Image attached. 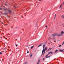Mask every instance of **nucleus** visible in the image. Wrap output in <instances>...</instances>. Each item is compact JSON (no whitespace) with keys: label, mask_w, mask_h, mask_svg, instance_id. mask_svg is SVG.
Instances as JSON below:
<instances>
[{"label":"nucleus","mask_w":64,"mask_h":64,"mask_svg":"<svg viewBox=\"0 0 64 64\" xmlns=\"http://www.w3.org/2000/svg\"><path fill=\"white\" fill-rule=\"evenodd\" d=\"M5 39H6V38H5Z\"/></svg>","instance_id":"obj_39"},{"label":"nucleus","mask_w":64,"mask_h":64,"mask_svg":"<svg viewBox=\"0 0 64 64\" xmlns=\"http://www.w3.org/2000/svg\"><path fill=\"white\" fill-rule=\"evenodd\" d=\"M43 52H44V54H45V50L44 49L42 50V55L43 54Z\"/></svg>","instance_id":"obj_2"},{"label":"nucleus","mask_w":64,"mask_h":64,"mask_svg":"<svg viewBox=\"0 0 64 64\" xmlns=\"http://www.w3.org/2000/svg\"><path fill=\"white\" fill-rule=\"evenodd\" d=\"M42 44H43V43H42Z\"/></svg>","instance_id":"obj_43"},{"label":"nucleus","mask_w":64,"mask_h":64,"mask_svg":"<svg viewBox=\"0 0 64 64\" xmlns=\"http://www.w3.org/2000/svg\"><path fill=\"white\" fill-rule=\"evenodd\" d=\"M27 64V62H26L25 63V64Z\"/></svg>","instance_id":"obj_37"},{"label":"nucleus","mask_w":64,"mask_h":64,"mask_svg":"<svg viewBox=\"0 0 64 64\" xmlns=\"http://www.w3.org/2000/svg\"><path fill=\"white\" fill-rule=\"evenodd\" d=\"M58 51V50H56V51L55 52V53H56Z\"/></svg>","instance_id":"obj_10"},{"label":"nucleus","mask_w":64,"mask_h":64,"mask_svg":"<svg viewBox=\"0 0 64 64\" xmlns=\"http://www.w3.org/2000/svg\"><path fill=\"white\" fill-rule=\"evenodd\" d=\"M27 53L28 54V53H29V51H28V52H27Z\"/></svg>","instance_id":"obj_24"},{"label":"nucleus","mask_w":64,"mask_h":64,"mask_svg":"<svg viewBox=\"0 0 64 64\" xmlns=\"http://www.w3.org/2000/svg\"><path fill=\"white\" fill-rule=\"evenodd\" d=\"M62 18H64V15H63L62 16Z\"/></svg>","instance_id":"obj_16"},{"label":"nucleus","mask_w":64,"mask_h":64,"mask_svg":"<svg viewBox=\"0 0 64 64\" xmlns=\"http://www.w3.org/2000/svg\"><path fill=\"white\" fill-rule=\"evenodd\" d=\"M60 33L61 34V35H63V34H64V31H62L61 32H60Z\"/></svg>","instance_id":"obj_4"},{"label":"nucleus","mask_w":64,"mask_h":64,"mask_svg":"<svg viewBox=\"0 0 64 64\" xmlns=\"http://www.w3.org/2000/svg\"><path fill=\"white\" fill-rule=\"evenodd\" d=\"M45 45L44 44L43 46V48L44 49V48H45Z\"/></svg>","instance_id":"obj_8"},{"label":"nucleus","mask_w":64,"mask_h":64,"mask_svg":"<svg viewBox=\"0 0 64 64\" xmlns=\"http://www.w3.org/2000/svg\"><path fill=\"white\" fill-rule=\"evenodd\" d=\"M61 46H62V45H60L59 46V47H61Z\"/></svg>","instance_id":"obj_18"},{"label":"nucleus","mask_w":64,"mask_h":64,"mask_svg":"<svg viewBox=\"0 0 64 64\" xmlns=\"http://www.w3.org/2000/svg\"><path fill=\"white\" fill-rule=\"evenodd\" d=\"M39 1H42V0H39Z\"/></svg>","instance_id":"obj_32"},{"label":"nucleus","mask_w":64,"mask_h":64,"mask_svg":"<svg viewBox=\"0 0 64 64\" xmlns=\"http://www.w3.org/2000/svg\"><path fill=\"white\" fill-rule=\"evenodd\" d=\"M16 47H18V46L17 45H16Z\"/></svg>","instance_id":"obj_25"},{"label":"nucleus","mask_w":64,"mask_h":64,"mask_svg":"<svg viewBox=\"0 0 64 64\" xmlns=\"http://www.w3.org/2000/svg\"><path fill=\"white\" fill-rule=\"evenodd\" d=\"M55 39V38H53V39Z\"/></svg>","instance_id":"obj_29"},{"label":"nucleus","mask_w":64,"mask_h":64,"mask_svg":"<svg viewBox=\"0 0 64 64\" xmlns=\"http://www.w3.org/2000/svg\"><path fill=\"white\" fill-rule=\"evenodd\" d=\"M48 44H50V43H48Z\"/></svg>","instance_id":"obj_36"},{"label":"nucleus","mask_w":64,"mask_h":64,"mask_svg":"<svg viewBox=\"0 0 64 64\" xmlns=\"http://www.w3.org/2000/svg\"><path fill=\"white\" fill-rule=\"evenodd\" d=\"M1 38H2V37H1Z\"/></svg>","instance_id":"obj_41"},{"label":"nucleus","mask_w":64,"mask_h":64,"mask_svg":"<svg viewBox=\"0 0 64 64\" xmlns=\"http://www.w3.org/2000/svg\"><path fill=\"white\" fill-rule=\"evenodd\" d=\"M50 53H51V52H50L48 53V55H50Z\"/></svg>","instance_id":"obj_20"},{"label":"nucleus","mask_w":64,"mask_h":64,"mask_svg":"<svg viewBox=\"0 0 64 64\" xmlns=\"http://www.w3.org/2000/svg\"><path fill=\"white\" fill-rule=\"evenodd\" d=\"M32 55H33V54H31V55L30 56V58H31L32 57Z\"/></svg>","instance_id":"obj_11"},{"label":"nucleus","mask_w":64,"mask_h":64,"mask_svg":"<svg viewBox=\"0 0 64 64\" xmlns=\"http://www.w3.org/2000/svg\"><path fill=\"white\" fill-rule=\"evenodd\" d=\"M57 35V33H56L54 34H53L52 35V37H55Z\"/></svg>","instance_id":"obj_1"},{"label":"nucleus","mask_w":64,"mask_h":64,"mask_svg":"<svg viewBox=\"0 0 64 64\" xmlns=\"http://www.w3.org/2000/svg\"><path fill=\"white\" fill-rule=\"evenodd\" d=\"M5 5H6V6H7V4H5Z\"/></svg>","instance_id":"obj_35"},{"label":"nucleus","mask_w":64,"mask_h":64,"mask_svg":"<svg viewBox=\"0 0 64 64\" xmlns=\"http://www.w3.org/2000/svg\"><path fill=\"white\" fill-rule=\"evenodd\" d=\"M37 64H39V63L38 62L37 63Z\"/></svg>","instance_id":"obj_31"},{"label":"nucleus","mask_w":64,"mask_h":64,"mask_svg":"<svg viewBox=\"0 0 64 64\" xmlns=\"http://www.w3.org/2000/svg\"><path fill=\"white\" fill-rule=\"evenodd\" d=\"M0 42H1V41H0Z\"/></svg>","instance_id":"obj_40"},{"label":"nucleus","mask_w":64,"mask_h":64,"mask_svg":"<svg viewBox=\"0 0 64 64\" xmlns=\"http://www.w3.org/2000/svg\"><path fill=\"white\" fill-rule=\"evenodd\" d=\"M27 47H28V46H27Z\"/></svg>","instance_id":"obj_42"},{"label":"nucleus","mask_w":64,"mask_h":64,"mask_svg":"<svg viewBox=\"0 0 64 64\" xmlns=\"http://www.w3.org/2000/svg\"><path fill=\"white\" fill-rule=\"evenodd\" d=\"M57 37H60V36H61L62 35L61 34H57Z\"/></svg>","instance_id":"obj_3"},{"label":"nucleus","mask_w":64,"mask_h":64,"mask_svg":"<svg viewBox=\"0 0 64 64\" xmlns=\"http://www.w3.org/2000/svg\"><path fill=\"white\" fill-rule=\"evenodd\" d=\"M61 6H62V5H61L60 6V8H61Z\"/></svg>","instance_id":"obj_21"},{"label":"nucleus","mask_w":64,"mask_h":64,"mask_svg":"<svg viewBox=\"0 0 64 64\" xmlns=\"http://www.w3.org/2000/svg\"><path fill=\"white\" fill-rule=\"evenodd\" d=\"M45 50L46 51H47V47H45Z\"/></svg>","instance_id":"obj_9"},{"label":"nucleus","mask_w":64,"mask_h":64,"mask_svg":"<svg viewBox=\"0 0 64 64\" xmlns=\"http://www.w3.org/2000/svg\"><path fill=\"white\" fill-rule=\"evenodd\" d=\"M51 54H53V53H54V52H51Z\"/></svg>","instance_id":"obj_19"},{"label":"nucleus","mask_w":64,"mask_h":64,"mask_svg":"<svg viewBox=\"0 0 64 64\" xmlns=\"http://www.w3.org/2000/svg\"><path fill=\"white\" fill-rule=\"evenodd\" d=\"M45 60V58H43V61H44V60Z\"/></svg>","instance_id":"obj_27"},{"label":"nucleus","mask_w":64,"mask_h":64,"mask_svg":"<svg viewBox=\"0 0 64 64\" xmlns=\"http://www.w3.org/2000/svg\"><path fill=\"white\" fill-rule=\"evenodd\" d=\"M52 48H50L48 49V51H50V50H52Z\"/></svg>","instance_id":"obj_6"},{"label":"nucleus","mask_w":64,"mask_h":64,"mask_svg":"<svg viewBox=\"0 0 64 64\" xmlns=\"http://www.w3.org/2000/svg\"><path fill=\"white\" fill-rule=\"evenodd\" d=\"M48 54H47L46 56V58H48Z\"/></svg>","instance_id":"obj_13"},{"label":"nucleus","mask_w":64,"mask_h":64,"mask_svg":"<svg viewBox=\"0 0 64 64\" xmlns=\"http://www.w3.org/2000/svg\"><path fill=\"white\" fill-rule=\"evenodd\" d=\"M64 42L62 44V45H64Z\"/></svg>","instance_id":"obj_23"},{"label":"nucleus","mask_w":64,"mask_h":64,"mask_svg":"<svg viewBox=\"0 0 64 64\" xmlns=\"http://www.w3.org/2000/svg\"><path fill=\"white\" fill-rule=\"evenodd\" d=\"M56 14L55 15V17H54V18H55L56 17Z\"/></svg>","instance_id":"obj_26"},{"label":"nucleus","mask_w":64,"mask_h":64,"mask_svg":"<svg viewBox=\"0 0 64 64\" xmlns=\"http://www.w3.org/2000/svg\"><path fill=\"white\" fill-rule=\"evenodd\" d=\"M46 28H47V26H46Z\"/></svg>","instance_id":"obj_30"},{"label":"nucleus","mask_w":64,"mask_h":64,"mask_svg":"<svg viewBox=\"0 0 64 64\" xmlns=\"http://www.w3.org/2000/svg\"><path fill=\"white\" fill-rule=\"evenodd\" d=\"M38 62H40V60H38Z\"/></svg>","instance_id":"obj_34"},{"label":"nucleus","mask_w":64,"mask_h":64,"mask_svg":"<svg viewBox=\"0 0 64 64\" xmlns=\"http://www.w3.org/2000/svg\"><path fill=\"white\" fill-rule=\"evenodd\" d=\"M4 15H7V14H8L6 13H4Z\"/></svg>","instance_id":"obj_14"},{"label":"nucleus","mask_w":64,"mask_h":64,"mask_svg":"<svg viewBox=\"0 0 64 64\" xmlns=\"http://www.w3.org/2000/svg\"><path fill=\"white\" fill-rule=\"evenodd\" d=\"M54 42H56V41H54Z\"/></svg>","instance_id":"obj_38"},{"label":"nucleus","mask_w":64,"mask_h":64,"mask_svg":"<svg viewBox=\"0 0 64 64\" xmlns=\"http://www.w3.org/2000/svg\"><path fill=\"white\" fill-rule=\"evenodd\" d=\"M2 54V52H0V55H1V54Z\"/></svg>","instance_id":"obj_22"},{"label":"nucleus","mask_w":64,"mask_h":64,"mask_svg":"<svg viewBox=\"0 0 64 64\" xmlns=\"http://www.w3.org/2000/svg\"><path fill=\"white\" fill-rule=\"evenodd\" d=\"M2 8H0V10H2Z\"/></svg>","instance_id":"obj_28"},{"label":"nucleus","mask_w":64,"mask_h":64,"mask_svg":"<svg viewBox=\"0 0 64 64\" xmlns=\"http://www.w3.org/2000/svg\"><path fill=\"white\" fill-rule=\"evenodd\" d=\"M52 38L51 37H49V40L50 39H52Z\"/></svg>","instance_id":"obj_12"},{"label":"nucleus","mask_w":64,"mask_h":64,"mask_svg":"<svg viewBox=\"0 0 64 64\" xmlns=\"http://www.w3.org/2000/svg\"><path fill=\"white\" fill-rule=\"evenodd\" d=\"M12 12V11L11 10L9 12L10 13H11Z\"/></svg>","instance_id":"obj_17"},{"label":"nucleus","mask_w":64,"mask_h":64,"mask_svg":"<svg viewBox=\"0 0 64 64\" xmlns=\"http://www.w3.org/2000/svg\"><path fill=\"white\" fill-rule=\"evenodd\" d=\"M50 57V56H48V58H49V57Z\"/></svg>","instance_id":"obj_33"},{"label":"nucleus","mask_w":64,"mask_h":64,"mask_svg":"<svg viewBox=\"0 0 64 64\" xmlns=\"http://www.w3.org/2000/svg\"><path fill=\"white\" fill-rule=\"evenodd\" d=\"M34 46H32V47H31V49H33V48H34Z\"/></svg>","instance_id":"obj_15"},{"label":"nucleus","mask_w":64,"mask_h":64,"mask_svg":"<svg viewBox=\"0 0 64 64\" xmlns=\"http://www.w3.org/2000/svg\"><path fill=\"white\" fill-rule=\"evenodd\" d=\"M42 45V44H41L40 45L38 46V47H40Z\"/></svg>","instance_id":"obj_7"},{"label":"nucleus","mask_w":64,"mask_h":64,"mask_svg":"<svg viewBox=\"0 0 64 64\" xmlns=\"http://www.w3.org/2000/svg\"><path fill=\"white\" fill-rule=\"evenodd\" d=\"M60 51L61 52H64V50H62L60 49Z\"/></svg>","instance_id":"obj_5"}]
</instances>
